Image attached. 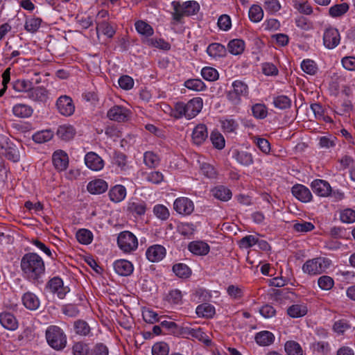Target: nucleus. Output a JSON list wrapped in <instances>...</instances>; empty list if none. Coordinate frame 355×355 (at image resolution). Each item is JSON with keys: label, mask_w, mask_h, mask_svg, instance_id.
<instances>
[{"label": "nucleus", "mask_w": 355, "mask_h": 355, "mask_svg": "<svg viewBox=\"0 0 355 355\" xmlns=\"http://www.w3.org/2000/svg\"><path fill=\"white\" fill-rule=\"evenodd\" d=\"M23 277L28 282L39 284L43 282L45 273L44 261L40 256L35 252L25 254L20 262Z\"/></svg>", "instance_id": "obj_1"}, {"label": "nucleus", "mask_w": 355, "mask_h": 355, "mask_svg": "<svg viewBox=\"0 0 355 355\" xmlns=\"http://www.w3.org/2000/svg\"><path fill=\"white\" fill-rule=\"evenodd\" d=\"M202 106L203 101L200 97L193 98L187 103L178 102L172 111V115L175 119H181L184 116L187 119H191L200 112Z\"/></svg>", "instance_id": "obj_2"}, {"label": "nucleus", "mask_w": 355, "mask_h": 355, "mask_svg": "<svg viewBox=\"0 0 355 355\" xmlns=\"http://www.w3.org/2000/svg\"><path fill=\"white\" fill-rule=\"evenodd\" d=\"M171 6L173 9L172 17L175 22H181L184 16L196 15L200 10L198 3L195 1H188L183 3H180L178 1H173Z\"/></svg>", "instance_id": "obj_3"}, {"label": "nucleus", "mask_w": 355, "mask_h": 355, "mask_svg": "<svg viewBox=\"0 0 355 355\" xmlns=\"http://www.w3.org/2000/svg\"><path fill=\"white\" fill-rule=\"evenodd\" d=\"M48 344L55 350H61L66 347L67 336L63 330L55 325L49 326L46 330Z\"/></svg>", "instance_id": "obj_4"}, {"label": "nucleus", "mask_w": 355, "mask_h": 355, "mask_svg": "<svg viewBox=\"0 0 355 355\" xmlns=\"http://www.w3.org/2000/svg\"><path fill=\"white\" fill-rule=\"evenodd\" d=\"M232 89L226 94L227 100L234 105H239L241 97H247L249 94L248 84L241 80H236L232 84Z\"/></svg>", "instance_id": "obj_5"}, {"label": "nucleus", "mask_w": 355, "mask_h": 355, "mask_svg": "<svg viewBox=\"0 0 355 355\" xmlns=\"http://www.w3.org/2000/svg\"><path fill=\"white\" fill-rule=\"evenodd\" d=\"M331 263L330 259L319 257L307 260L302 266V270L310 275H319L324 272Z\"/></svg>", "instance_id": "obj_6"}, {"label": "nucleus", "mask_w": 355, "mask_h": 355, "mask_svg": "<svg viewBox=\"0 0 355 355\" xmlns=\"http://www.w3.org/2000/svg\"><path fill=\"white\" fill-rule=\"evenodd\" d=\"M0 153L6 159L17 162L20 159L19 151L8 137L0 135Z\"/></svg>", "instance_id": "obj_7"}, {"label": "nucleus", "mask_w": 355, "mask_h": 355, "mask_svg": "<svg viewBox=\"0 0 355 355\" xmlns=\"http://www.w3.org/2000/svg\"><path fill=\"white\" fill-rule=\"evenodd\" d=\"M117 244L123 252L130 253L137 250L138 241L132 232L123 231L117 237Z\"/></svg>", "instance_id": "obj_8"}, {"label": "nucleus", "mask_w": 355, "mask_h": 355, "mask_svg": "<svg viewBox=\"0 0 355 355\" xmlns=\"http://www.w3.org/2000/svg\"><path fill=\"white\" fill-rule=\"evenodd\" d=\"M56 107L58 112L64 116H70L75 112L73 100L67 95L61 96L57 99Z\"/></svg>", "instance_id": "obj_9"}, {"label": "nucleus", "mask_w": 355, "mask_h": 355, "mask_svg": "<svg viewBox=\"0 0 355 355\" xmlns=\"http://www.w3.org/2000/svg\"><path fill=\"white\" fill-rule=\"evenodd\" d=\"M173 209L179 214L189 216L194 210L193 201L187 197H180L175 200Z\"/></svg>", "instance_id": "obj_10"}, {"label": "nucleus", "mask_w": 355, "mask_h": 355, "mask_svg": "<svg viewBox=\"0 0 355 355\" xmlns=\"http://www.w3.org/2000/svg\"><path fill=\"white\" fill-rule=\"evenodd\" d=\"M46 288L53 293H56L60 299H63L69 291V288L64 286L62 279L58 277H54L49 280Z\"/></svg>", "instance_id": "obj_11"}, {"label": "nucleus", "mask_w": 355, "mask_h": 355, "mask_svg": "<svg viewBox=\"0 0 355 355\" xmlns=\"http://www.w3.org/2000/svg\"><path fill=\"white\" fill-rule=\"evenodd\" d=\"M340 42V36L338 29L329 27L325 29L323 34V44L328 49L336 48Z\"/></svg>", "instance_id": "obj_12"}, {"label": "nucleus", "mask_w": 355, "mask_h": 355, "mask_svg": "<svg viewBox=\"0 0 355 355\" xmlns=\"http://www.w3.org/2000/svg\"><path fill=\"white\" fill-rule=\"evenodd\" d=\"M131 114V111L126 107L114 105L108 110L107 116L110 120L124 122L130 119Z\"/></svg>", "instance_id": "obj_13"}, {"label": "nucleus", "mask_w": 355, "mask_h": 355, "mask_svg": "<svg viewBox=\"0 0 355 355\" xmlns=\"http://www.w3.org/2000/svg\"><path fill=\"white\" fill-rule=\"evenodd\" d=\"M166 248L161 245L155 244L148 247L146 251L147 259L150 262H159L166 256Z\"/></svg>", "instance_id": "obj_14"}, {"label": "nucleus", "mask_w": 355, "mask_h": 355, "mask_svg": "<svg viewBox=\"0 0 355 355\" xmlns=\"http://www.w3.org/2000/svg\"><path fill=\"white\" fill-rule=\"evenodd\" d=\"M52 161L53 166L59 171L66 170L69 165L68 155L62 150H58L53 153Z\"/></svg>", "instance_id": "obj_15"}, {"label": "nucleus", "mask_w": 355, "mask_h": 355, "mask_svg": "<svg viewBox=\"0 0 355 355\" xmlns=\"http://www.w3.org/2000/svg\"><path fill=\"white\" fill-rule=\"evenodd\" d=\"M85 163L91 170L98 171L104 166L103 159L94 152H89L85 157Z\"/></svg>", "instance_id": "obj_16"}, {"label": "nucleus", "mask_w": 355, "mask_h": 355, "mask_svg": "<svg viewBox=\"0 0 355 355\" xmlns=\"http://www.w3.org/2000/svg\"><path fill=\"white\" fill-rule=\"evenodd\" d=\"M114 270L120 276H129L134 270L133 264L126 259H119L113 263Z\"/></svg>", "instance_id": "obj_17"}, {"label": "nucleus", "mask_w": 355, "mask_h": 355, "mask_svg": "<svg viewBox=\"0 0 355 355\" xmlns=\"http://www.w3.org/2000/svg\"><path fill=\"white\" fill-rule=\"evenodd\" d=\"M27 97L35 102L45 103L48 99V91L44 87H34L32 85Z\"/></svg>", "instance_id": "obj_18"}, {"label": "nucleus", "mask_w": 355, "mask_h": 355, "mask_svg": "<svg viewBox=\"0 0 355 355\" xmlns=\"http://www.w3.org/2000/svg\"><path fill=\"white\" fill-rule=\"evenodd\" d=\"M292 194L300 201L308 202L312 200V194L306 187L302 184H295L291 189Z\"/></svg>", "instance_id": "obj_19"}, {"label": "nucleus", "mask_w": 355, "mask_h": 355, "mask_svg": "<svg viewBox=\"0 0 355 355\" xmlns=\"http://www.w3.org/2000/svg\"><path fill=\"white\" fill-rule=\"evenodd\" d=\"M313 191L319 196L325 197L330 194L331 188L330 184L323 180H315L311 184Z\"/></svg>", "instance_id": "obj_20"}, {"label": "nucleus", "mask_w": 355, "mask_h": 355, "mask_svg": "<svg viewBox=\"0 0 355 355\" xmlns=\"http://www.w3.org/2000/svg\"><path fill=\"white\" fill-rule=\"evenodd\" d=\"M108 189V184L103 179H95L90 181L87 185L89 193L93 195H100L105 193Z\"/></svg>", "instance_id": "obj_21"}, {"label": "nucleus", "mask_w": 355, "mask_h": 355, "mask_svg": "<svg viewBox=\"0 0 355 355\" xmlns=\"http://www.w3.org/2000/svg\"><path fill=\"white\" fill-rule=\"evenodd\" d=\"M21 300L24 306L31 311L37 310L40 305V301L37 296L30 291L25 293L22 295Z\"/></svg>", "instance_id": "obj_22"}, {"label": "nucleus", "mask_w": 355, "mask_h": 355, "mask_svg": "<svg viewBox=\"0 0 355 355\" xmlns=\"http://www.w3.org/2000/svg\"><path fill=\"white\" fill-rule=\"evenodd\" d=\"M189 250L196 255H206L209 252V245L202 241H194L189 243L188 245Z\"/></svg>", "instance_id": "obj_23"}, {"label": "nucleus", "mask_w": 355, "mask_h": 355, "mask_svg": "<svg viewBox=\"0 0 355 355\" xmlns=\"http://www.w3.org/2000/svg\"><path fill=\"white\" fill-rule=\"evenodd\" d=\"M207 128L204 124H198L193 129L192 132V139L195 144H202L207 138Z\"/></svg>", "instance_id": "obj_24"}, {"label": "nucleus", "mask_w": 355, "mask_h": 355, "mask_svg": "<svg viewBox=\"0 0 355 355\" xmlns=\"http://www.w3.org/2000/svg\"><path fill=\"white\" fill-rule=\"evenodd\" d=\"M12 114L18 118H29L33 113V109L31 105L25 103H17L12 107Z\"/></svg>", "instance_id": "obj_25"}, {"label": "nucleus", "mask_w": 355, "mask_h": 355, "mask_svg": "<svg viewBox=\"0 0 355 355\" xmlns=\"http://www.w3.org/2000/svg\"><path fill=\"white\" fill-rule=\"evenodd\" d=\"M0 323L6 329L15 330L18 327V322L13 314L8 312L0 313Z\"/></svg>", "instance_id": "obj_26"}, {"label": "nucleus", "mask_w": 355, "mask_h": 355, "mask_svg": "<svg viewBox=\"0 0 355 355\" xmlns=\"http://www.w3.org/2000/svg\"><path fill=\"white\" fill-rule=\"evenodd\" d=\"M128 211L135 216H144L147 209V205L142 200L129 202L127 207Z\"/></svg>", "instance_id": "obj_27"}, {"label": "nucleus", "mask_w": 355, "mask_h": 355, "mask_svg": "<svg viewBox=\"0 0 355 355\" xmlns=\"http://www.w3.org/2000/svg\"><path fill=\"white\" fill-rule=\"evenodd\" d=\"M108 195L111 201L120 202L126 196V189L124 186L121 184L115 185L110 189Z\"/></svg>", "instance_id": "obj_28"}, {"label": "nucleus", "mask_w": 355, "mask_h": 355, "mask_svg": "<svg viewBox=\"0 0 355 355\" xmlns=\"http://www.w3.org/2000/svg\"><path fill=\"white\" fill-rule=\"evenodd\" d=\"M233 157L241 165L248 166L253 164V157L250 153L244 150H235Z\"/></svg>", "instance_id": "obj_29"}, {"label": "nucleus", "mask_w": 355, "mask_h": 355, "mask_svg": "<svg viewBox=\"0 0 355 355\" xmlns=\"http://www.w3.org/2000/svg\"><path fill=\"white\" fill-rule=\"evenodd\" d=\"M255 340L260 346H268L273 343L275 336L272 333L268 331H262L255 335Z\"/></svg>", "instance_id": "obj_30"}, {"label": "nucleus", "mask_w": 355, "mask_h": 355, "mask_svg": "<svg viewBox=\"0 0 355 355\" xmlns=\"http://www.w3.org/2000/svg\"><path fill=\"white\" fill-rule=\"evenodd\" d=\"M135 29L140 35H143L144 38H150L154 34L153 27L142 20H138L135 24Z\"/></svg>", "instance_id": "obj_31"}, {"label": "nucleus", "mask_w": 355, "mask_h": 355, "mask_svg": "<svg viewBox=\"0 0 355 355\" xmlns=\"http://www.w3.org/2000/svg\"><path fill=\"white\" fill-rule=\"evenodd\" d=\"M141 42L148 46L155 47L162 50H169L171 49L170 44L162 38H142Z\"/></svg>", "instance_id": "obj_32"}, {"label": "nucleus", "mask_w": 355, "mask_h": 355, "mask_svg": "<svg viewBox=\"0 0 355 355\" xmlns=\"http://www.w3.org/2000/svg\"><path fill=\"white\" fill-rule=\"evenodd\" d=\"M75 130L72 125H62L58 128L56 134L59 138L64 141H69L75 135Z\"/></svg>", "instance_id": "obj_33"}, {"label": "nucleus", "mask_w": 355, "mask_h": 355, "mask_svg": "<svg viewBox=\"0 0 355 355\" xmlns=\"http://www.w3.org/2000/svg\"><path fill=\"white\" fill-rule=\"evenodd\" d=\"M213 196L222 201H228L231 199L232 193V191L224 186H218L212 189Z\"/></svg>", "instance_id": "obj_34"}, {"label": "nucleus", "mask_w": 355, "mask_h": 355, "mask_svg": "<svg viewBox=\"0 0 355 355\" xmlns=\"http://www.w3.org/2000/svg\"><path fill=\"white\" fill-rule=\"evenodd\" d=\"M196 312L198 317L210 318L215 314V308L210 304L203 303L197 306Z\"/></svg>", "instance_id": "obj_35"}, {"label": "nucleus", "mask_w": 355, "mask_h": 355, "mask_svg": "<svg viewBox=\"0 0 355 355\" xmlns=\"http://www.w3.org/2000/svg\"><path fill=\"white\" fill-rule=\"evenodd\" d=\"M207 53L212 58H220L225 55L226 49L219 43H212L208 46Z\"/></svg>", "instance_id": "obj_36"}, {"label": "nucleus", "mask_w": 355, "mask_h": 355, "mask_svg": "<svg viewBox=\"0 0 355 355\" xmlns=\"http://www.w3.org/2000/svg\"><path fill=\"white\" fill-rule=\"evenodd\" d=\"M42 22V19L40 17L27 18L25 21L24 29L28 33H35L41 26Z\"/></svg>", "instance_id": "obj_37"}, {"label": "nucleus", "mask_w": 355, "mask_h": 355, "mask_svg": "<svg viewBox=\"0 0 355 355\" xmlns=\"http://www.w3.org/2000/svg\"><path fill=\"white\" fill-rule=\"evenodd\" d=\"M308 309L304 304H293L287 309V313L291 318H300L307 313Z\"/></svg>", "instance_id": "obj_38"}, {"label": "nucleus", "mask_w": 355, "mask_h": 355, "mask_svg": "<svg viewBox=\"0 0 355 355\" xmlns=\"http://www.w3.org/2000/svg\"><path fill=\"white\" fill-rule=\"evenodd\" d=\"M227 48L229 51L233 55L241 54L245 49V42L240 39H234L228 43Z\"/></svg>", "instance_id": "obj_39"}, {"label": "nucleus", "mask_w": 355, "mask_h": 355, "mask_svg": "<svg viewBox=\"0 0 355 355\" xmlns=\"http://www.w3.org/2000/svg\"><path fill=\"white\" fill-rule=\"evenodd\" d=\"M73 328L76 334L87 336L91 331V328L88 323L83 320H78L74 322Z\"/></svg>", "instance_id": "obj_40"}, {"label": "nucleus", "mask_w": 355, "mask_h": 355, "mask_svg": "<svg viewBox=\"0 0 355 355\" xmlns=\"http://www.w3.org/2000/svg\"><path fill=\"white\" fill-rule=\"evenodd\" d=\"M76 238L80 243L83 245H88L92 242L93 234L89 230L80 229L77 231L76 234Z\"/></svg>", "instance_id": "obj_41"}, {"label": "nucleus", "mask_w": 355, "mask_h": 355, "mask_svg": "<svg viewBox=\"0 0 355 355\" xmlns=\"http://www.w3.org/2000/svg\"><path fill=\"white\" fill-rule=\"evenodd\" d=\"M96 31L98 33H101L104 35L109 38L113 37L116 33L115 28L107 21H103L98 23L96 26Z\"/></svg>", "instance_id": "obj_42"}, {"label": "nucleus", "mask_w": 355, "mask_h": 355, "mask_svg": "<svg viewBox=\"0 0 355 355\" xmlns=\"http://www.w3.org/2000/svg\"><path fill=\"white\" fill-rule=\"evenodd\" d=\"M273 105L280 110L288 109L291 106V100L286 95H279L273 97Z\"/></svg>", "instance_id": "obj_43"}, {"label": "nucleus", "mask_w": 355, "mask_h": 355, "mask_svg": "<svg viewBox=\"0 0 355 355\" xmlns=\"http://www.w3.org/2000/svg\"><path fill=\"white\" fill-rule=\"evenodd\" d=\"M184 86L188 89L194 92H201L206 89V85L203 81L198 78L189 79L184 83Z\"/></svg>", "instance_id": "obj_44"}, {"label": "nucleus", "mask_w": 355, "mask_h": 355, "mask_svg": "<svg viewBox=\"0 0 355 355\" xmlns=\"http://www.w3.org/2000/svg\"><path fill=\"white\" fill-rule=\"evenodd\" d=\"M53 137V132L51 130H44L35 133L32 138L35 143L42 144L50 141Z\"/></svg>", "instance_id": "obj_45"}, {"label": "nucleus", "mask_w": 355, "mask_h": 355, "mask_svg": "<svg viewBox=\"0 0 355 355\" xmlns=\"http://www.w3.org/2000/svg\"><path fill=\"white\" fill-rule=\"evenodd\" d=\"M284 349L288 355H303V350L300 345L294 340L287 341L285 343Z\"/></svg>", "instance_id": "obj_46"}, {"label": "nucleus", "mask_w": 355, "mask_h": 355, "mask_svg": "<svg viewBox=\"0 0 355 355\" xmlns=\"http://www.w3.org/2000/svg\"><path fill=\"white\" fill-rule=\"evenodd\" d=\"M33 82L27 80L18 79L13 82L12 88L17 92H24L28 94V91L31 89Z\"/></svg>", "instance_id": "obj_47"}, {"label": "nucleus", "mask_w": 355, "mask_h": 355, "mask_svg": "<svg viewBox=\"0 0 355 355\" xmlns=\"http://www.w3.org/2000/svg\"><path fill=\"white\" fill-rule=\"evenodd\" d=\"M351 329V324L346 319L336 320L333 325V330L339 335H343L345 331Z\"/></svg>", "instance_id": "obj_48"}, {"label": "nucleus", "mask_w": 355, "mask_h": 355, "mask_svg": "<svg viewBox=\"0 0 355 355\" xmlns=\"http://www.w3.org/2000/svg\"><path fill=\"white\" fill-rule=\"evenodd\" d=\"M251 110L253 116L257 119H263L268 115V109L263 103L253 105Z\"/></svg>", "instance_id": "obj_49"}, {"label": "nucleus", "mask_w": 355, "mask_h": 355, "mask_svg": "<svg viewBox=\"0 0 355 355\" xmlns=\"http://www.w3.org/2000/svg\"><path fill=\"white\" fill-rule=\"evenodd\" d=\"M348 10V4L347 3H343L331 6L329 10V13L332 17H338L345 14Z\"/></svg>", "instance_id": "obj_50"}, {"label": "nucleus", "mask_w": 355, "mask_h": 355, "mask_svg": "<svg viewBox=\"0 0 355 355\" xmlns=\"http://www.w3.org/2000/svg\"><path fill=\"white\" fill-rule=\"evenodd\" d=\"M173 272L180 278H187L191 274V269L184 263H176L173 266Z\"/></svg>", "instance_id": "obj_51"}, {"label": "nucleus", "mask_w": 355, "mask_h": 355, "mask_svg": "<svg viewBox=\"0 0 355 355\" xmlns=\"http://www.w3.org/2000/svg\"><path fill=\"white\" fill-rule=\"evenodd\" d=\"M144 162L150 168H155L159 164V158L153 152L147 151L144 155Z\"/></svg>", "instance_id": "obj_52"}, {"label": "nucleus", "mask_w": 355, "mask_h": 355, "mask_svg": "<svg viewBox=\"0 0 355 355\" xmlns=\"http://www.w3.org/2000/svg\"><path fill=\"white\" fill-rule=\"evenodd\" d=\"M153 211L155 216L161 220H166L170 216L168 209L164 205H155Z\"/></svg>", "instance_id": "obj_53"}, {"label": "nucleus", "mask_w": 355, "mask_h": 355, "mask_svg": "<svg viewBox=\"0 0 355 355\" xmlns=\"http://www.w3.org/2000/svg\"><path fill=\"white\" fill-rule=\"evenodd\" d=\"M263 17V11L261 6L252 5L249 10V18L253 22H259Z\"/></svg>", "instance_id": "obj_54"}, {"label": "nucleus", "mask_w": 355, "mask_h": 355, "mask_svg": "<svg viewBox=\"0 0 355 355\" xmlns=\"http://www.w3.org/2000/svg\"><path fill=\"white\" fill-rule=\"evenodd\" d=\"M301 68L304 72L309 75H315L318 71L316 63L310 59L304 60L301 63Z\"/></svg>", "instance_id": "obj_55"}, {"label": "nucleus", "mask_w": 355, "mask_h": 355, "mask_svg": "<svg viewBox=\"0 0 355 355\" xmlns=\"http://www.w3.org/2000/svg\"><path fill=\"white\" fill-rule=\"evenodd\" d=\"M201 76L205 80L208 81H215L219 77L218 71L211 67H205L202 68L201 70Z\"/></svg>", "instance_id": "obj_56"}, {"label": "nucleus", "mask_w": 355, "mask_h": 355, "mask_svg": "<svg viewBox=\"0 0 355 355\" xmlns=\"http://www.w3.org/2000/svg\"><path fill=\"white\" fill-rule=\"evenodd\" d=\"M196 231V226L193 223H182L178 226V232L182 236L189 237Z\"/></svg>", "instance_id": "obj_57"}, {"label": "nucleus", "mask_w": 355, "mask_h": 355, "mask_svg": "<svg viewBox=\"0 0 355 355\" xmlns=\"http://www.w3.org/2000/svg\"><path fill=\"white\" fill-rule=\"evenodd\" d=\"M210 140L213 146L217 149L221 150L225 147V139L218 131H213L211 133Z\"/></svg>", "instance_id": "obj_58"}, {"label": "nucleus", "mask_w": 355, "mask_h": 355, "mask_svg": "<svg viewBox=\"0 0 355 355\" xmlns=\"http://www.w3.org/2000/svg\"><path fill=\"white\" fill-rule=\"evenodd\" d=\"M337 138L333 135L322 136L319 139V146L322 148H330L336 145Z\"/></svg>", "instance_id": "obj_59"}, {"label": "nucleus", "mask_w": 355, "mask_h": 355, "mask_svg": "<svg viewBox=\"0 0 355 355\" xmlns=\"http://www.w3.org/2000/svg\"><path fill=\"white\" fill-rule=\"evenodd\" d=\"M169 353V347L164 342L156 343L152 347L153 355H168Z\"/></svg>", "instance_id": "obj_60"}, {"label": "nucleus", "mask_w": 355, "mask_h": 355, "mask_svg": "<svg viewBox=\"0 0 355 355\" xmlns=\"http://www.w3.org/2000/svg\"><path fill=\"white\" fill-rule=\"evenodd\" d=\"M142 316L146 322L153 324L160 321L158 314L151 309H145L142 312Z\"/></svg>", "instance_id": "obj_61"}, {"label": "nucleus", "mask_w": 355, "mask_h": 355, "mask_svg": "<svg viewBox=\"0 0 355 355\" xmlns=\"http://www.w3.org/2000/svg\"><path fill=\"white\" fill-rule=\"evenodd\" d=\"M318 284L321 289L328 291L334 286V281L331 277L323 275L318 279Z\"/></svg>", "instance_id": "obj_62"}, {"label": "nucleus", "mask_w": 355, "mask_h": 355, "mask_svg": "<svg viewBox=\"0 0 355 355\" xmlns=\"http://www.w3.org/2000/svg\"><path fill=\"white\" fill-rule=\"evenodd\" d=\"M263 8L270 13H275L281 9V5L278 0H264Z\"/></svg>", "instance_id": "obj_63"}, {"label": "nucleus", "mask_w": 355, "mask_h": 355, "mask_svg": "<svg viewBox=\"0 0 355 355\" xmlns=\"http://www.w3.org/2000/svg\"><path fill=\"white\" fill-rule=\"evenodd\" d=\"M340 219L343 223H352L355 222V211L352 209H346L340 214Z\"/></svg>", "instance_id": "obj_64"}]
</instances>
